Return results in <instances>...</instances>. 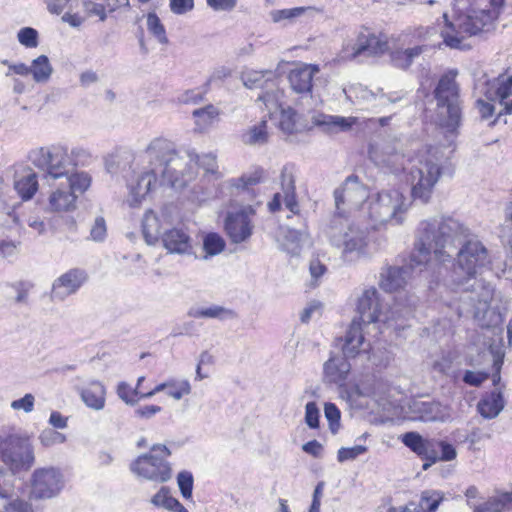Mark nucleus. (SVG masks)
Returning a JSON list of instances; mask_svg holds the SVG:
<instances>
[{"label":"nucleus","instance_id":"8fccbe9b","mask_svg":"<svg viewBox=\"0 0 512 512\" xmlns=\"http://www.w3.org/2000/svg\"><path fill=\"white\" fill-rule=\"evenodd\" d=\"M367 451V448L362 445H356L353 447H342L337 452V460L339 462H345L348 460H354L358 456L364 454Z\"/></svg>","mask_w":512,"mask_h":512},{"label":"nucleus","instance_id":"7ed1b4c3","mask_svg":"<svg viewBox=\"0 0 512 512\" xmlns=\"http://www.w3.org/2000/svg\"><path fill=\"white\" fill-rule=\"evenodd\" d=\"M149 155L151 169L138 175L129 184L130 200L132 207L138 206L142 200L156 187L158 173L163 177L172 181L177 176L174 170L170 169V165L180 159L178 152L173 144L162 138L153 140L146 150Z\"/></svg>","mask_w":512,"mask_h":512},{"label":"nucleus","instance_id":"6ab92c4d","mask_svg":"<svg viewBox=\"0 0 512 512\" xmlns=\"http://www.w3.org/2000/svg\"><path fill=\"white\" fill-rule=\"evenodd\" d=\"M320 72L317 64L297 63L289 70L287 79L291 89L299 95H309L313 90V79Z\"/></svg>","mask_w":512,"mask_h":512},{"label":"nucleus","instance_id":"5701e85b","mask_svg":"<svg viewBox=\"0 0 512 512\" xmlns=\"http://www.w3.org/2000/svg\"><path fill=\"white\" fill-rule=\"evenodd\" d=\"M265 170L261 166H255L251 171L243 173L240 177L232 178L229 185L234 189V196L241 198L242 194H247L250 199H255L257 192L254 187L265 180Z\"/></svg>","mask_w":512,"mask_h":512},{"label":"nucleus","instance_id":"c03bdc74","mask_svg":"<svg viewBox=\"0 0 512 512\" xmlns=\"http://www.w3.org/2000/svg\"><path fill=\"white\" fill-rule=\"evenodd\" d=\"M82 5L87 17H97L100 21L106 20L109 12L102 2L83 0Z\"/></svg>","mask_w":512,"mask_h":512},{"label":"nucleus","instance_id":"3c124183","mask_svg":"<svg viewBox=\"0 0 512 512\" xmlns=\"http://www.w3.org/2000/svg\"><path fill=\"white\" fill-rule=\"evenodd\" d=\"M194 161L208 173H216L218 169L216 155L213 153L196 155Z\"/></svg>","mask_w":512,"mask_h":512},{"label":"nucleus","instance_id":"c85d7f7f","mask_svg":"<svg viewBox=\"0 0 512 512\" xmlns=\"http://www.w3.org/2000/svg\"><path fill=\"white\" fill-rule=\"evenodd\" d=\"M47 9L50 13L59 15L65 11V9L69 6V9L63 15V21L69 23L73 27L80 26L84 18L79 13H71V9L73 3H77L78 0H44Z\"/></svg>","mask_w":512,"mask_h":512},{"label":"nucleus","instance_id":"4d7b16f0","mask_svg":"<svg viewBox=\"0 0 512 512\" xmlns=\"http://www.w3.org/2000/svg\"><path fill=\"white\" fill-rule=\"evenodd\" d=\"M194 0H170V10L176 15L186 14L194 9Z\"/></svg>","mask_w":512,"mask_h":512},{"label":"nucleus","instance_id":"7c9ffc66","mask_svg":"<svg viewBox=\"0 0 512 512\" xmlns=\"http://www.w3.org/2000/svg\"><path fill=\"white\" fill-rule=\"evenodd\" d=\"M144 382V376H141L137 379L135 387H132L126 382H120L117 386V394L124 402L128 404H135L141 399L151 398V396H146L147 392H149V389L143 386Z\"/></svg>","mask_w":512,"mask_h":512},{"label":"nucleus","instance_id":"774afa93","mask_svg":"<svg viewBox=\"0 0 512 512\" xmlns=\"http://www.w3.org/2000/svg\"><path fill=\"white\" fill-rule=\"evenodd\" d=\"M302 450L314 458H319L321 457L324 448L323 445L317 440H311L303 444Z\"/></svg>","mask_w":512,"mask_h":512},{"label":"nucleus","instance_id":"9b49d317","mask_svg":"<svg viewBox=\"0 0 512 512\" xmlns=\"http://www.w3.org/2000/svg\"><path fill=\"white\" fill-rule=\"evenodd\" d=\"M0 458L13 473L29 470L34 463L33 448L29 438L8 435L1 439Z\"/></svg>","mask_w":512,"mask_h":512},{"label":"nucleus","instance_id":"423d86ee","mask_svg":"<svg viewBox=\"0 0 512 512\" xmlns=\"http://www.w3.org/2000/svg\"><path fill=\"white\" fill-rule=\"evenodd\" d=\"M367 219L373 229H379L387 223L402 224L404 214L410 204L398 189L384 190L365 202Z\"/></svg>","mask_w":512,"mask_h":512},{"label":"nucleus","instance_id":"9d476101","mask_svg":"<svg viewBox=\"0 0 512 512\" xmlns=\"http://www.w3.org/2000/svg\"><path fill=\"white\" fill-rule=\"evenodd\" d=\"M334 197L336 210L332 220L345 221L352 212L363 207L368 192L358 176L350 175L342 186L334 191Z\"/></svg>","mask_w":512,"mask_h":512},{"label":"nucleus","instance_id":"69168bd1","mask_svg":"<svg viewBox=\"0 0 512 512\" xmlns=\"http://www.w3.org/2000/svg\"><path fill=\"white\" fill-rule=\"evenodd\" d=\"M205 92H200L197 90H187L183 93L181 97V102L184 104H199L204 100Z\"/></svg>","mask_w":512,"mask_h":512},{"label":"nucleus","instance_id":"f704fd0d","mask_svg":"<svg viewBox=\"0 0 512 512\" xmlns=\"http://www.w3.org/2000/svg\"><path fill=\"white\" fill-rule=\"evenodd\" d=\"M162 225L155 212L149 210L142 221V232L148 244H155L161 236Z\"/></svg>","mask_w":512,"mask_h":512},{"label":"nucleus","instance_id":"338daca9","mask_svg":"<svg viewBox=\"0 0 512 512\" xmlns=\"http://www.w3.org/2000/svg\"><path fill=\"white\" fill-rule=\"evenodd\" d=\"M5 512H33V509L28 502L16 499L5 506Z\"/></svg>","mask_w":512,"mask_h":512},{"label":"nucleus","instance_id":"f03ea898","mask_svg":"<svg viewBox=\"0 0 512 512\" xmlns=\"http://www.w3.org/2000/svg\"><path fill=\"white\" fill-rule=\"evenodd\" d=\"M462 231L463 226L452 218H445L438 225L435 221H422L417 242L409 255V268L426 266L432 261L445 262L449 258L445 252L446 244Z\"/></svg>","mask_w":512,"mask_h":512},{"label":"nucleus","instance_id":"5fc2aeb1","mask_svg":"<svg viewBox=\"0 0 512 512\" xmlns=\"http://www.w3.org/2000/svg\"><path fill=\"white\" fill-rule=\"evenodd\" d=\"M305 12L304 7H295L290 9L275 10L271 13L274 22H280L285 19H292L299 17Z\"/></svg>","mask_w":512,"mask_h":512},{"label":"nucleus","instance_id":"bb28decb","mask_svg":"<svg viewBox=\"0 0 512 512\" xmlns=\"http://www.w3.org/2000/svg\"><path fill=\"white\" fill-rule=\"evenodd\" d=\"M166 391L167 395L175 400H180L184 396L190 394L191 386L187 380L170 379L149 389L146 396H154L155 394Z\"/></svg>","mask_w":512,"mask_h":512},{"label":"nucleus","instance_id":"a18cd8bd","mask_svg":"<svg viewBox=\"0 0 512 512\" xmlns=\"http://www.w3.org/2000/svg\"><path fill=\"white\" fill-rule=\"evenodd\" d=\"M435 493L430 491H423L419 500V511L418 512H436L438 509L442 497L434 498Z\"/></svg>","mask_w":512,"mask_h":512},{"label":"nucleus","instance_id":"ddd939ff","mask_svg":"<svg viewBox=\"0 0 512 512\" xmlns=\"http://www.w3.org/2000/svg\"><path fill=\"white\" fill-rule=\"evenodd\" d=\"M256 208L253 205H245L237 210L227 212L224 219V232L233 244L248 241L253 235V218Z\"/></svg>","mask_w":512,"mask_h":512},{"label":"nucleus","instance_id":"c756f323","mask_svg":"<svg viewBox=\"0 0 512 512\" xmlns=\"http://www.w3.org/2000/svg\"><path fill=\"white\" fill-rule=\"evenodd\" d=\"M106 390L99 381L88 383L81 391V398L84 403L95 410H100L105 405Z\"/></svg>","mask_w":512,"mask_h":512},{"label":"nucleus","instance_id":"49530a36","mask_svg":"<svg viewBox=\"0 0 512 512\" xmlns=\"http://www.w3.org/2000/svg\"><path fill=\"white\" fill-rule=\"evenodd\" d=\"M18 41L26 48H35L38 46V32L32 27H24L18 31Z\"/></svg>","mask_w":512,"mask_h":512},{"label":"nucleus","instance_id":"6e6552de","mask_svg":"<svg viewBox=\"0 0 512 512\" xmlns=\"http://www.w3.org/2000/svg\"><path fill=\"white\" fill-rule=\"evenodd\" d=\"M68 187L59 186L53 189L48 197V210L53 213L72 212L77 208L78 194H84L92 184L89 173L74 172L67 177Z\"/></svg>","mask_w":512,"mask_h":512},{"label":"nucleus","instance_id":"f3484780","mask_svg":"<svg viewBox=\"0 0 512 512\" xmlns=\"http://www.w3.org/2000/svg\"><path fill=\"white\" fill-rule=\"evenodd\" d=\"M63 487V479L55 468L36 469L32 475L30 499H47L56 496Z\"/></svg>","mask_w":512,"mask_h":512},{"label":"nucleus","instance_id":"680f3d73","mask_svg":"<svg viewBox=\"0 0 512 512\" xmlns=\"http://www.w3.org/2000/svg\"><path fill=\"white\" fill-rule=\"evenodd\" d=\"M225 312V309L219 306H214L205 309H199L192 313L196 318H218Z\"/></svg>","mask_w":512,"mask_h":512},{"label":"nucleus","instance_id":"6e6d98bb","mask_svg":"<svg viewBox=\"0 0 512 512\" xmlns=\"http://www.w3.org/2000/svg\"><path fill=\"white\" fill-rule=\"evenodd\" d=\"M305 421L310 428L319 427V409L315 402H308L305 407Z\"/></svg>","mask_w":512,"mask_h":512},{"label":"nucleus","instance_id":"f257e3e1","mask_svg":"<svg viewBox=\"0 0 512 512\" xmlns=\"http://www.w3.org/2000/svg\"><path fill=\"white\" fill-rule=\"evenodd\" d=\"M505 6V0H453L452 19L444 14L441 36L446 46L468 50L466 39L494 27Z\"/></svg>","mask_w":512,"mask_h":512},{"label":"nucleus","instance_id":"4be33fe9","mask_svg":"<svg viewBox=\"0 0 512 512\" xmlns=\"http://www.w3.org/2000/svg\"><path fill=\"white\" fill-rule=\"evenodd\" d=\"M388 49V43L382 40L375 33L370 32L368 29L360 32L357 36L356 42L352 46L351 56L353 58L359 56H378L384 54Z\"/></svg>","mask_w":512,"mask_h":512},{"label":"nucleus","instance_id":"0eeeda50","mask_svg":"<svg viewBox=\"0 0 512 512\" xmlns=\"http://www.w3.org/2000/svg\"><path fill=\"white\" fill-rule=\"evenodd\" d=\"M170 455L171 451L165 445L155 444L148 453L138 456L130 464V470L146 480L167 482L172 478V467L168 461Z\"/></svg>","mask_w":512,"mask_h":512},{"label":"nucleus","instance_id":"393cba45","mask_svg":"<svg viewBox=\"0 0 512 512\" xmlns=\"http://www.w3.org/2000/svg\"><path fill=\"white\" fill-rule=\"evenodd\" d=\"M406 269L402 267H386L381 273L379 285L386 292H396L405 287L407 279Z\"/></svg>","mask_w":512,"mask_h":512},{"label":"nucleus","instance_id":"e433bc0d","mask_svg":"<svg viewBox=\"0 0 512 512\" xmlns=\"http://www.w3.org/2000/svg\"><path fill=\"white\" fill-rule=\"evenodd\" d=\"M151 502L156 507H163L175 512H188L187 509L171 495L170 490L162 487L153 497Z\"/></svg>","mask_w":512,"mask_h":512},{"label":"nucleus","instance_id":"ea45409f","mask_svg":"<svg viewBox=\"0 0 512 512\" xmlns=\"http://www.w3.org/2000/svg\"><path fill=\"white\" fill-rule=\"evenodd\" d=\"M29 67L31 69L30 73H32L34 80L37 82L47 81L52 73L49 59L45 55L38 56Z\"/></svg>","mask_w":512,"mask_h":512},{"label":"nucleus","instance_id":"e2e57ef3","mask_svg":"<svg viewBox=\"0 0 512 512\" xmlns=\"http://www.w3.org/2000/svg\"><path fill=\"white\" fill-rule=\"evenodd\" d=\"M90 234L94 240L104 239L106 236V223L103 217L96 218Z\"/></svg>","mask_w":512,"mask_h":512},{"label":"nucleus","instance_id":"1a4fd4ad","mask_svg":"<svg viewBox=\"0 0 512 512\" xmlns=\"http://www.w3.org/2000/svg\"><path fill=\"white\" fill-rule=\"evenodd\" d=\"M402 443L419 458L427 461L423 468L438 461H451L457 456L454 446L446 441L423 438L418 432H406L401 436Z\"/></svg>","mask_w":512,"mask_h":512},{"label":"nucleus","instance_id":"b1692460","mask_svg":"<svg viewBox=\"0 0 512 512\" xmlns=\"http://www.w3.org/2000/svg\"><path fill=\"white\" fill-rule=\"evenodd\" d=\"M164 247L170 253H185L191 249L189 235L182 229L172 228L161 236Z\"/></svg>","mask_w":512,"mask_h":512},{"label":"nucleus","instance_id":"2f4dec72","mask_svg":"<svg viewBox=\"0 0 512 512\" xmlns=\"http://www.w3.org/2000/svg\"><path fill=\"white\" fill-rule=\"evenodd\" d=\"M477 408L484 418H495L504 408L501 392L492 391L485 394L478 402Z\"/></svg>","mask_w":512,"mask_h":512},{"label":"nucleus","instance_id":"603ef678","mask_svg":"<svg viewBox=\"0 0 512 512\" xmlns=\"http://www.w3.org/2000/svg\"><path fill=\"white\" fill-rule=\"evenodd\" d=\"M490 378V374L485 371L467 370L463 375V382L473 387H480L486 380Z\"/></svg>","mask_w":512,"mask_h":512},{"label":"nucleus","instance_id":"473e14b6","mask_svg":"<svg viewBox=\"0 0 512 512\" xmlns=\"http://www.w3.org/2000/svg\"><path fill=\"white\" fill-rule=\"evenodd\" d=\"M512 508V491L498 492L489 497L483 504L474 508L473 512H503Z\"/></svg>","mask_w":512,"mask_h":512},{"label":"nucleus","instance_id":"a19ab883","mask_svg":"<svg viewBox=\"0 0 512 512\" xmlns=\"http://www.w3.org/2000/svg\"><path fill=\"white\" fill-rule=\"evenodd\" d=\"M147 28L160 43L166 44L168 42L165 27L156 13L149 12L147 14Z\"/></svg>","mask_w":512,"mask_h":512},{"label":"nucleus","instance_id":"c9c22d12","mask_svg":"<svg viewBox=\"0 0 512 512\" xmlns=\"http://www.w3.org/2000/svg\"><path fill=\"white\" fill-rule=\"evenodd\" d=\"M14 188L23 201L32 199L39 188L36 173L29 170L28 174L15 181Z\"/></svg>","mask_w":512,"mask_h":512},{"label":"nucleus","instance_id":"a211bd4d","mask_svg":"<svg viewBox=\"0 0 512 512\" xmlns=\"http://www.w3.org/2000/svg\"><path fill=\"white\" fill-rule=\"evenodd\" d=\"M280 180L283 195L281 193H275L267 204L268 210L271 213L279 212L282 208L283 200L286 208L293 215H300L294 176L291 173L282 172Z\"/></svg>","mask_w":512,"mask_h":512},{"label":"nucleus","instance_id":"412c9836","mask_svg":"<svg viewBox=\"0 0 512 512\" xmlns=\"http://www.w3.org/2000/svg\"><path fill=\"white\" fill-rule=\"evenodd\" d=\"M88 280L85 270L72 268L58 277L52 285V294L58 298L76 293Z\"/></svg>","mask_w":512,"mask_h":512},{"label":"nucleus","instance_id":"cd10ccee","mask_svg":"<svg viewBox=\"0 0 512 512\" xmlns=\"http://www.w3.org/2000/svg\"><path fill=\"white\" fill-rule=\"evenodd\" d=\"M350 371V364L346 358L330 357L324 364V374L329 382L341 384Z\"/></svg>","mask_w":512,"mask_h":512},{"label":"nucleus","instance_id":"2eb2a0df","mask_svg":"<svg viewBox=\"0 0 512 512\" xmlns=\"http://www.w3.org/2000/svg\"><path fill=\"white\" fill-rule=\"evenodd\" d=\"M485 96L490 101H498L503 109L501 115L512 114V70L506 68L497 77L485 82Z\"/></svg>","mask_w":512,"mask_h":512},{"label":"nucleus","instance_id":"aec40b11","mask_svg":"<svg viewBox=\"0 0 512 512\" xmlns=\"http://www.w3.org/2000/svg\"><path fill=\"white\" fill-rule=\"evenodd\" d=\"M383 304L376 288L370 287L363 291L357 302L360 323L370 324L379 321Z\"/></svg>","mask_w":512,"mask_h":512},{"label":"nucleus","instance_id":"a878e982","mask_svg":"<svg viewBox=\"0 0 512 512\" xmlns=\"http://www.w3.org/2000/svg\"><path fill=\"white\" fill-rule=\"evenodd\" d=\"M363 342L362 324L360 321L353 320L347 330L345 343L342 348L344 357L353 358L359 354Z\"/></svg>","mask_w":512,"mask_h":512},{"label":"nucleus","instance_id":"f8f14e48","mask_svg":"<svg viewBox=\"0 0 512 512\" xmlns=\"http://www.w3.org/2000/svg\"><path fill=\"white\" fill-rule=\"evenodd\" d=\"M72 154L73 152L69 153L68 148L62 145L41 147L33 151L32 162L47 175L57 179L67 175L69 165L76 166L72 160Z\"/></svg>","mask_w":512,"mask_h":512},{"label":"nucleus","instance_id":"13d9d810","mask_svg":"<svg viewBox=\"0 0 512 512\" xmlns=\"http://www.w3.org/2000/svg\"><path fill=\"white\" fill-rule=\"evenodd\" d=\"M34 396L32 394H25L24 397L14 400L11 403V407L14 410H24L25 412H31L34 408Z\"/></svg>","mask_w":512,"mask_h":512},{"label":"nucleus","instance_id":"37998d69","mask_svg":"<svg viewBox=\"0 0 512 512\" xmlns=\"http://www.w3.org/2000/svg\"><path fill=\"white\" fill-rule=\"evenodd\" d=\"M279 128L286 134H293L297 130V113L294 109H282Z\"/></svg>","mask_w":512,"mask_h":512},{"label":"nucleus","instance_id":"20e7f679","mask_svg":"<svg viewBox=\"0 0 512 512\" xmlns=\"http://www.w3.org/2000/svg\"><path fill=\"white\" fill-rule=\"evenodd\" d=\"M432 151V147H424L408 159L406 179L411 186L410 196L413 201L422 204L431 201L435 186L442 175V168Z\"/></svg>","mask_w":512,"mask_h":512},{"label":"nucleus","instance_id":"4c0bfd02","mask_svg":"<svg viewBox=\"0 0 512 512\" xmlns=\"http://www.w3.org/2000/svg\"><path fill=\"white\" fill-rule=\"evenodd\" d=\"M423 52L421 46H415L408 49H395L391 52V61L393 65L400 69H407L413 62L414 58Z\"/></svg>","mask_w":512,"mask_h":512},{"label":"nucleus","instance_id":"0e129e2a","mask_svg":"<svg viewBox=\"0 0 512 512\" xmlns=\"http://www.w3.org/2000/svg\"><path fill=\"white\" fill-rule=\"evenodd\" d=\"M476 107L482 119H489L495 114L494 105L483 99H478L476 101Z\"/></svg>","mask_w":512,"mask_h":512},{"label":"nucleus","instance_id":"79ce46f5","mask_svg":"<svg viewBox=\"0 0 512 512\" xmlns=\"http://www.w3.org/2000/svg\"><path fill=\"white\" fill-rule=\"evenodd\" d=\"M203 248L207 255H217L224 250L225 241L218 233L210 232L204 237Z\"/></svg>","mask_w":512,"mask_h":512},{"label":"nucleus","instance_id":"864d4df0","mask_svg":"<svg viewBox=\"0 0 512 512\" xmlns=\"http://www.w3.org/2000/svg\"><path fill=\"white\" fill-rule=\"evenodd\" d=\"M283 92L279 89L275 91H266L258 96L257 100L263 102L265 107L271 111L272 108H278L281 106L280 104V95H282Z\"/></svg>","mask_w":512,"mask_h":512},{"label":"nucleus","instance_id":"09e8293b","mask_svg":"<svg viewBox=\"0 0 512 512\" xmlns=\"http://www.w3.org/2000/svg\"><path fill=\"white\" fill-rule=\"evenodd\" d=\"M177 482L182 496L185 499L191 498L194 483L192 474L187 471L180 472L177 476Z\"/></svg>","mask_w":512,"mask_h":512},{"label":"nucleus","instance_id":"dca6fc26","mask_svg":"<svg viewBox=\"0 0 512 512\" xmlns=\"http://www.w3.org/2000/svg\"><path fill=\"white\" fill-rule=\"evenodd\" d=\"M329 236L332 244L336 247H342L344 253L363 251L366 247V242L361 232L354 228L348 220H332Z\"/></svg>","mask_w":512,"mask_h":512},{"label":"nucleus","instance_id":"39448f33","mask_svg":"<svg viewBox=\"0 0 512 512\" xmlns=\"http://www.w3.org/2000/svg\"><path fill=\"white\" fill-rule=\"evenodd\" d=\"M457 69L444 72L433 91L436 100L438 124L449 132H455L462 121L460 86L456 78Z\"/></svg>","mask_w":512,"mask_h":512},{"label":"nucleus","instance_id":"de8ad7c7","mask_svg":"<svg viewBox=\"0 0 512 512\" xmlns=\"http://www.w3.org/2000/svg\"><path fill=\"white\" fill-rule=\"evenodd\" d=\"M357 123L356 117L328 116L325 124L340 131H348Z\"/></svg>","mask_w":512,"mask_h":512},{"label":"nucleus","instance_id":"bf43d9fd","mask_svg":"<svg viewBox=\"0 0 512 512\" xmlns=\"http://www.w3.org/2000/svg\"><path fill=\"white\" fill-rule=\"evenodd\" d=\"M4 65H7L8 70L6 72V76L10 77L13 75H21V76H27L30 74L31 69L28 65L24 63H16L12 64L8 61H3Z\"/></svg>","mask_w":512,"mask_h":512},{"label":"nucleus","instance_id":"4468645a","mask_svg":"<svg viewBox=\"0 0 512 512\" xmlns=\"http://www.w3.org/2000/svg\"><path fill=\"white\" fill-rule=\"evenodd\" d=\"M457 262L468 279L474 278L491 264L487 249L480 241L474 240L465 242L461 247Z\"/></svg>","mask_w":512,"mask_h":512},{"label":"nucleus","instance_id":"72a5a7b5","mask_svg":"<svg viewBox=\"0 0 512 512\" xmlns=\"http://www.w3.org/2000/svg\"><path fill=\"white\" fill-rule=\"evenodd\" d=\"M192 116L195 119L197 129L203 132L218 121L220 110L213 104H208L205 107L195 109Z\"/></svg>","mask_w":512,"mask_h":512},{"label":"nucleus","instance_id":"58836bf2","mask_svg":"<svg viewBox=\"0 0 512 512\" xmlns=\"http://www.w3.org/2000/svg\"><path fill=\"white\" fill-rule=\"evenodd\" d=\"M268 125L267 120L263 119L258 124L252 126L244 134V142L249 145L264 144L268 141Z\"/></svg>","mask_w":512,"mask_h":512},{"label":"nucleus","instance_id":"052dcab7","mask_svg":"<svg viewBox=\"0 0 512 512\" xmlns=\"http://www.w3.org/2000/svg\"><path fill=\"white\" fill-rule=\"evenodd\" d=\"M207 5L214 11H231L237 5V0H206Z\"/></svg>","mask_w":512,"mask_h":512}]
</instances>
